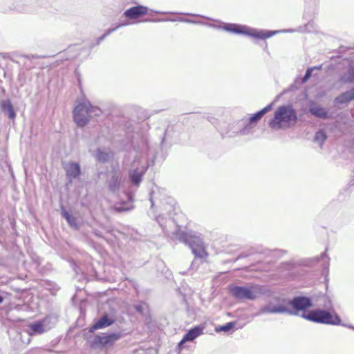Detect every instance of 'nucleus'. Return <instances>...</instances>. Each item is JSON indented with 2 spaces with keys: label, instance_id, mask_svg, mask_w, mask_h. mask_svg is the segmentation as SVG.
Returning a JSON list of instances; mask_svg holds the SVG:
<instances>
[{
  "label": "nucleus",
  "instance_id": "nucleus-1",
  "mask_svg": "<svg viewBox=\"0 0 354 354\" xmlns=\"http://www.w3.org/2000/svg\"><path fill=\"white\" fill-rule=\"evenodd\" d=\"M209 27L222 29L227 32L235 34H242L250 36L251 37L258 39H266L280 32H292V30H267L262 29H257L248 27L247 26L230 24V23H221L218 26L213 24H207Z\"/></svg>",
  "mask_w": 354,
  "mask_h": 354
},
{
  "label": "nucleus",
  "instance_id": "nucleus-2",
  "mask_svg": "<svg viewBox=\"0 0 354 354\" xmlns=\"http://www.w3.org/2000/svg\"><path fill=\"white\" fill-rule=\"evenodd\" d=\"M297 121L296 111L290 104L279 106L274 111V118L269 121L272 129H285L294 126Z\"/></svg>",
  "mask_w": 354,
  "mask_h": 354
},
{
  "label": "nucleus",
  "instance_id": "nucleus-3",
  "mask_svg": "<svg viewBox=\"0 0 354 354\" xmlns=\"http://www.w3.org/2000/svg\"><path fill=\"white\" fill-rule=\"evenodd\" d=\"M102 111L97 106H93L86 99L78 100L73 110V118L76 124L80 127L86 126L89 120L99 116Z\"/></svg>",
  "mask_w": 354,
  "mask_h": 354
},
{
  "label": "nucleus",
  "instance_id": "nucleus-4",
  "mask_svg": "<svg viewBox=\"0 0 354 354\" xmlns=\"http://www.w3.org/2000/svg\"><path fill=\"white\" fill-rule=\"evenodd\" d=\"M301 316L304 319L315 323L333 326H346L342 324L339 316L334 310L330 311L317 308L310 310L307 313H304Z\"/></svg>",
  "mask_w": 354,
  "mask_h": 354
},
{
  "label": "nucleus",
  "instance_id": "nucleus-5",
  "mask_svg": "<svg viewBox=\"0 0 354 354\" xmlns=\"http://www.w3.org/2000/svg\"><path fill=\"white\" fill-rule=\"evenodd\" d=\"M230 295L237 300L252 301L264 293L263 287L259 285L248 286H230Z\"/></svg>",
  "mask_w": 354,
  "mask_h": 354
},
{
  "label": "nucleus",
  "instance_id": "nucleus-6",
  "mask_svg": "<svg viewBox=\"0 0 354 354\" xmlns=\"http://www.w3.org/2000/svg\"><path fill=\"white\" fill-rule=\"evenodd\" d=\"M286 305V301L279 297L272 298L266 305L263 306L254 315L259 316L263 314H295Z\"/></svg>",
  "mask_w": 354,
  "mask_h": 354
},
{
  "label": "nucleus",
  "instance_id": "nucleus-7",
  "mask_svg": "<svg viewBox=\"0 0 354 354\" xmlns=\"http://www.w3.org/2000/svg\"><path fill=\"white\" fill-rule=\"evenodd\" d=\"M147 162H144L140 158H136L132 168L128 172L129 181L133 186L138 187L148 169Z\"/></svg>",
  "mask_w": 354,
  "mask_h": 354
},
{
  "label": "nucleus",
  "instance_id": "nucleus-8",
  "mask_svg": "<svg viewBox=\"0 0 354 354\" xmlns=\"http://www.w3.org/2000/svg\"><path fill=\"white\" fill-rule=\"evenodd\" d=\"M289 304L293 309L291 311L295 314H289L290 315H297L299 311L305 310L313 306V302L310 298L305 296H297L293 299L288 301Z\"/></svg>",
  "mask_w": 354,
  "mask_h": 354
},
{
  "label": "nucleus",
  "instance_id": "nucleus-9",
  "mask_svg": "<svg viewBox=\"0 0 354 354\" xmlns=\"http://www.w3.org/2000/svg\"><path fill=\"white\" fill-rule=\"evenodd\" d=\"M156 221L162 228L163 233L169 237L173 238V236L179 230L174 219L170 218H165L162 215H159L156 218Z\"/></svg>",
  "mask_w": 354,
  "mask_h": 354
},
{
  "label": "nucleus",
  "instance_id": "nucleus-10",
  "mask_svg": "<svg viewBox=\"0 0 354 354\" xmlns=\"http://www.w3.org/2000/svg\"><path fill=\"white\" fill-rule=\"evenodd\" d=\"M150 201L151 207L157 203L160 208L164 209L167 212H170L172 209L174 203V199L170 197L164 196L160 198L159 194L154 190L151 192Z\"/></svg>",
  "mask_w": 354,
  "mask_h": 354
},
{
  "label": "nucleus",
  "instance_id": "nucleus-11",
  "mask_svg": "<svg viewBox=\"0 0 354 354\" xmlns=\"http://www.w3.org/2000/svg\"><path fill=\"white\" fill-rule=\"evenodd\" d=\"M182 241L192 250L204 244L201 235L196 232L185 233L181 237Z\"/></svg>",
  "mask_w": 354,
  "mask_h": 354
},
{
  "label": "nucleus",
  "instance_id": "nucleus-12",
  "mask_svg": "<svg viewBox=\"0 0 354 354\" xmlns=\"http://www.w3.org/2000/svg\"><path fill=\"white\" fill-rule=\"evenodd\" d=\"M64 169L69 182H72L73 179L78 178L81 174V167L79 163L75 162H69L64 165Z\"/></svg>",
  "mask_w": 354,
  "mask_h": 354
},
{
  "label": "nucleus",
  "instance_id": "nucleus-13",
  "mask_svg": "<svg viewBox=\"0 0 354 354\" xmlns=\"http://www.w3.org/2000/svg\"><path fill=\"white\" fill-rule=\"evenodd\" d=\"M149 10L147 7L138 5L126 10L123 15L128 19H136L142 15H147Z\"/></svg>",
  "mask_w": 354,
  "mask_h": 354
},
{
  "label": "nucleus",
  "instance_id": "nucleus-14",
  "mask_svg": "<svg viewBox=\"0 0 354 354\" xmlns=\"http://www.w3.org/2000/svg\"><path fill=\"white\" fill-rule=\"evenodd\" d=\"M121 337L120 333H111L107 335H97L94 338V344L102 346L112 345Z\"/></svg>",
  "mask_w": 354,
  "mask_h": 354
},
{
  "label": "nucleus",
  "instance_id": "nucleus-15",
  "mask_svg": "<svg viewBox=\"0 0 354 354\" xmlns=\"http://www.w3.org/2000/svg\"><path fill=\"white\" fill-rule=\"evenodd\" d=\"M122 180V176L118 171H112L111 177L109 178L107 183L109 191L113 193L118 192Z\"/></svg>",
  "mask_w": 354,
  "mask_h": 354
},
{
  "label": "nucleus",
  "instance_id": "nucleus-16",
  "mask_svg": "<svg viewBox=\"0 0 354 354\" xmlns=\"http://www.w3.org/2000/svg\"><path fill=\"white\" fill-rule=\"evenodd\" d=\"M46 322H47V319L31 323L28 326V333L30 335L41 334L44 333L48 330V328L46 327Z\"/></svg>",
  "mask_w": 354,
  "mask_h": 354
},
{
  "label": "nucleus",
  "instance_id": "nucleus-17",
  "mask_svg": "<svg viewBox=\"0 0 354 354\" xmlns=\"http://www.w3.org/2000/svg\"><path fill=\"white\" fill-rule=\"evenodd\" d=\"M203 328L200 326H195L188 330L183 336L181 341L179 342V346H181L186 342H192L203 333Z\"/></svg>",
  "mask_w": 354,
  "mask_h": 354
},
{
  "label": "nucleus",
  "instance_id": "nucleus-18",
  "mask_svg": "<svg viewBox=\"0 0 354 354\" xmlns=\"http://www.w3.org/2000/svg\"><path fill=\"white\" fill-rule=\"evenodd\" d=\"M309 112L313 115L320 119H326L328 118V110L314 102L310 104Z\"/></svg>",
  "mask_w": 354,
  "mask_h": 354
},
{
  "label": "nucleus",
  "instance_id": "nucleus-19",
  "mask_svg": "<svg viewBox=\"0 0 354 354\" xmlns=\"http://www.w3.org/2000/svg\"><path fill=\"white\" fill-rule=\"evenodd\" d=\"M114 319L107 314L103 315L91 328V331L104 328L112 325Z\"/></svg>",
  "mask_w": 354,
  "mask_h": 354
},
{
  "label": "nucleus",
  "instance_id": "nucleus-20",
  "mask_svg": "<svg viewBox=\"0 0 354 354\" xmlns=\"http://www.w3.org/2000/svg\"><path fill=\"white\" fill-rule=\"evenodd\" d=\"M340 82L343 84H354V65L349 64L346 70L341 74Z\"/></svg>",
  "mask_w": 354,
  "mask_h": 354
},
{
  "label": "nucleus",
  "instance_id": "nucleus-21",
  "mask_svg": "<svg viewBox=\"0 0 354 354\" xmlns=\"http://www.w3.org/2000/svg\"><path fill=\"white\" fill-rule=\"evenodd\" d=\"M61 214L72 228L75 230H77L79 228V223L77 218L73 214L69 213L64 206H61Z\"/></svg>",
  "mask_w": 354,
  "mask_h": 354
},
{
  "label": "nucleus",
  "instance_id": "nucleus-22",
  "mask_svg": "<svg viewBox=\"0 0 354 354\" xmlns=\"http://www.w3.org/2000/svg\"><path fill=\"white\" fill-rule=\"evenodd\" d=\"M0 106L1 111L4 113H7L10 119L14 120L15 118L16 113L10 100H2L0 103Z\"/></svg>",
  "mask_w": 354,
  "mask_h": 354
},
{
  "label": "nucleus",
  "instance_id": "nucleus-23",
  "mask_svg": "<svg viewBox=\"0 0 354 354\" xmlns=\"http://www.w3.org/2000/svg\"><path fill=\"white\" fill-rule=\"evenodd\" d=\"M128 201L120 203L115 206L118 212H127L133 209V198L129 194L127 196Z\"/></svg>",
  "mask_w": 354,
  "mask_h": 354
},
{
  "label": "nucleus",
  "instance_id": "nucleus-24",
  "mask_svg": "<svg viewBox=\"0 0 354 354\" xmlns=\"http://www.w3.org/2000/svg\"><path fill=\"white\" fill-rule=\"evenodd\" d=\"M272 104H270L263 109H262L261 110H260L259 111H257V113L252 115L249 118V123L252 124L253 123H257V122H259L266 113L270 111V109H272Z\"/></svg>",
  "mask_w": 354,
  "mask_h": 354
},
{
  "label": "nucleus",
  "instance_id": "nucleus-25",
  "mask_svg": "<svg viewBox=\"0 0 354 354\" xmlns=\"http://www.w3.org/2000/svg\"><path fill=\"white\" fill-rule=\"evenodd\" d=\"M111 156V154L109 150L101 148L97 149L95 154L96 160L100 162H107L110 159Z\"/></svg>",
  "mask_w": 354,
  "mask_h": 354
},
{
  "label": "nucleus",
  "instance_id": "nucleus-26",
  "mask_svg": "<svg viewBox=\"0 0 354 354\" xmlns=\"http://www.w3.org/2000/svg\"><path fill=\"white\" fill-rule=\"evenodd\" d=\"M180 21V22H185V23H189V24H204L201 21H194L189 19L186 18H179V19H158V20H145L144 21Z\"/></svg>",
  "mask_w": 354,
  "mask_h": 354
},
{
  "label": "nucleus",
  "instance_id": "nucleus-27",
  "mask_svg": "<svg viewBox=\"0 0 354 354\" xmlns=\"http://www.w3.org/2000/svg\"><path fill=\"white\" fill-rule=\"evenodd\" d=\"M192 252L196 258H198L201 260H204L208 255L207 251L205 250L204 244L198 248H194Z\"/></svg>",
  "mask_w": 354,
  "mask_h": 354
},
{
  "label": "nucleus",
  "instance_id": "nucleus-28",
  "mask_svg": "<svg viewBox=\"0 0 354 354\" xmlns=\"http://www.w3.org/2000/svg\"><path fill=\"white\" fill-rule=\"evenodd\" d=\"M326 138L327 136L326 133L323 130H319L316 132L314 141L319 143V146L322 147Z\"/></svg>",
  "mask_w": 354,
  "mask_h": 354
},
{
  "label": "nucleus",
  "instance_id": "nucleus-29",
  "mask_svg": "<svg viewBox=\"0 0 354 354\" xmlns=\"http://www.w3.org/2000/svg\"><path fill=\"white\" fill-rule=\"evenodd\" d=\"M336 100L337 102L339 103H346L353 100V98L350 91H348L347 92L342 93L341 95L337 97Z\"/></svg>",
  "mask_w": 354,
  "mask_h": 354
},
{
  "label": "nucleus",
  "instance_id": "nucleus-30",
  "mask_svg": "<svg viewBox=\"0 0 354 354\" xmlns=\"http://www.w3.org/2000/svg\"><path fill=\"white\" fill-rule=\"evenodd\" d=\"M322 68V66H315V67H310V68H308L306 73H305V75L303 77L302 80H301V82L303 84L306 83L308 82V80L310 78V77L312 76V73H313V70L315 69H317V70H319Z\"/></svg>",
  "mask_w": 354,
  "mask_h": 354
},
{
  "label": "nucleus",
  "instance_id": "nucleus-31",
  "mask_svg": "<svg viewBox=\"0 0 354 354\" xmlns=\"http://www.w3.org/2000/svg\"><path fill=\"white\" fill-rule=\"evenodd\" d=\"M321 299L323 300L324 303L319 304V306H322L323 309L329 310L330 309L333 308L332 301L328 297L323 295L321 297Z\"/></svg>",
  "mask_w": 354,
  "mask_h": 354
},
{
  "label": "nucleus",
  "instance_id": "nucleus-32",
  "mask_svg": "<svg viewBox=\"0 0 354 354\" xmlns=\"http://www.w3.org/2000/svg\"><path fill=\"white\" fill-rule=\"evenodd\" d=\"M236 324V323L235 322H228L224 325L220 326L218 328H216V331L217 332H219V331L228 332L230 330H232L233 328L235 327Z\"/></svg>",
  "mask_w": 354,
  "mask_h": 354
},
{
  "label": "nucleus",
  "instance_id": "nucleus-33",
  "mask_svg": "<svg viewBox=\"0 0 354 354\" xmlns=\"http://www.w3.org/2000/svg\"><path fill=\"white\" fill-rule=\"evenodd\" d=\"M252 129L253 128L252 127V124L248 122L247 124L245 125L244 127L239 130L238 133L242 136L249 135L252 133Z\"/></svg>",
  "mask_w": 354,
  "mask_h": 354
},
{
  "label": "nucleus",
  "instance_id": "nucleus-34",
  "mask_svg": "<svg viewBox=\"0 0 354 354\" xmlns=\"http://www.w3.org/2000/svg\"><path fill=\"white\" fill-rule=\"evenodd\" d=\"M152 12L156 13V14H178V15H192V16H198L203 18H206L205 16L200 15H195V14H190V13H183V12H161V11H153Z\"/></svg>",
  "mask_w": 354,
  "mask_h": 354
},
{
  "label": "nucleus",
  "instance_id": "nucleus-35",
  "mask_svg": "<svg viewBox=\"0 0 354 354\" xmlns=\"http://www.w3.org/2000/svg\"><path fill=\"white\" fill-rule=\"evenodd\" d=\"M127 24H119L115 28H109L104 34H105V36H109L110 34H111L112 32H115L117 29H118L120 27H122L124 26H126Z\"/></svg>",
  "mask_w": 354,
  "mask_h": 354
},
{
  "label": "nucleus",
  "instance_id": "nucleus-36",
  "mask_svg": "<svg viewBox=\"0 0 354 354\" xmlns=\"http://www.w3.org/2000/svg\"><path fill=\"white\" fill-rule=\"evenodd\" d=\"M106 37V36H105V34L102 35L101 37H100L97 40V43L96 44L98 45L100 44V42L102 41H103L105 38Z\"/></svg>",
  "mask_w": 354,
  "mask_h": 354
},
{
  "label": "nucleus",
  "instance_id": "nucleus-37",
  "mask_svg": "<svg viewBox=\"0 0 354 354\" xmlns=\"http://www.w3.org/2000/svg\"><path fill=\"white\" fill-rule=\"evenodd\" d=\"M106 37V36H105V34L102 35L101 37H100L97 40V43L96 44L98 45L100 44V42L102 41H103L105 38Z\"/></svg>",
  "mask_w": 354,
  "mask_h": 354
},
{
  "label": "nucleus",
  "instance_id": "nucleus-38",
  "mask_svg": "<svg viewBox=\"0 0 354 354\" xmlns=\"http://www.w3.org/2000/svg\"><path fill=\"white\" fill-rule=\"evenodd\" d=\"M136 311L142 313V305H136L135 306Z\"/></svg>",
  "mask_w": 354,
  "mask_h": 354
},
{
  "label": "nucleus",
  "instance_id": "nucleus-39",
  "mask_svg": "<svg viewBox=\"0 0 354 354\" xmlns=\"http://www.w3.org/2000/svg\"><path fill=\"white\" fill-rule=\"evenodd\" d=\"M321 258L322 259H324V258H326L328 259V261L329 260L328 256H327V254H326V251L324 252L323 253H322L321 254Z\"/></svg>",
  "mask_w": 354,
  "mask_h": 354
},
{
  "label": "nucleus",
  "instance_id": "nucleus-40",
  "mask_svg": "<svg viewBox=\"0 0 354 354\" xmlns=\"http://www.w3.org/2000/svg\"><path fill=\"white\" fill-rule=\"evenodd\" d=\"M225 135L226 136H228V137H232V133L230 131H226V132H223L222 133V135Z\"/></svg>",
  "mask_w": 354,
  "mask_h": 354
},
{
  "label": "nucleus",
  "instance_id": "nucleus-41",
  "mask_svg": "<svg viewBox=\"0 0 354 354\" xmlns=\"http://www.w3.org/2000/svg\"><path fill=\"white\" fill-rule=\"evenodd\" d=\"M208 120H209L212 124H213L214 125L215 124L216 120H215L214 118H211V119H210V118H208Z\"/></svg>",
  "mask_w": 354,
  "mask_h": 354
},
{
  "label": "nucleus",
  "instance_id": "nucleus-42",
  "mask_svg": "<svg viewBox=\"0 0 354 354\" xmlns=\"http://www.w3.org/2000/svg\"><path fill=\"white\" fill-rule=\"evenodd\" d=\"M351 93V95L352 96L353 100H354V88L349 91Z\"/></svg>",
  "mask_w": 354,
  "mask_h": 354
},
{
  "label": "nucleus",
  "instance_id": "nucleus-43",
  "mask_svg": "<svg viewBox=\"0 0 354 354\" xmlns=\"http://www.w3.org/2000/svg\"><path fill=\"white\" fill-rule=\"evenodd\" d=\"M145 147V148H147V142H146V139H144L143 140V147Z\"/></svg>",
  "mask_w": 354,
  "mask_h": 354
},
{
  "label": "nucleus",
  "instance_id": "nucleus-44",
  "mask_svg": "<svg viewBox=\"0 0 354 354\" xmlns=\"http://www.w3.org/2000/svg\"><path fill=\"white\" fill-rule=\"evenodd\" d=\"M3 301V298L2 296L0 295V304H1Z\"/></svg>",
  "mask_w": 354,
  "mask_h": 354
},
{
  "label": "nucleus",
  "instance_id": "nucleus-45",
  "mask_svg": "<svg viewBox=\"0 0 354 354\" xmlns=\"http://www.w3.org/2000/svg\"><path fill=\"white\" fill-rule=\"evenodd\" d=\"M345 326H348V328H350L354 329V326H351V325H349V326H346V325Z\"/></svg>",
  "mask_w": 354,
  "mask_h": 354
}]
</instances>
